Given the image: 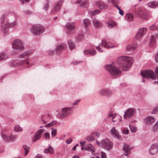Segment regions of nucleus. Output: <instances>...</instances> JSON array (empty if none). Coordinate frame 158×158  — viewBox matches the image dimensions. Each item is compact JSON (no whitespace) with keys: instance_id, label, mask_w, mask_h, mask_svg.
Wrapping results in <instances>:
<instances>
[{"instance_id":"54","label":"nucleus","mask_w":158,"mask_h":158,"mask_svg":"<svg viewBox=\"0 0 158 158\" xmlns=\"http://www.w3.org/2000/svg\"><path fill=\"white\" fill-rule=\"evenodd\" d=\"M81 100L78 99L76 100L74 103H73V106H75L78 104L79 102Z\"/></svg>"},{"instance_id":"35","label":"nucleus","mask_w":158,"mask_h":158,"mask_svg":"<svg viewBox=\"0 0 158 158\" xmlns=\"http://www.w3.org/2000/svg\"><path fill=\"white\" fill-rule=\"evenodd\" d=\"M68 44L69 48L70 50H72L75 48V44L71 40H68Z\"/></svg>"},{"instance_id":"29","label":"nucleus","mask_w":158,"mask_h":158,"mask_svg":"<svg viewBox=\"0 0 158 158\" xmlns=\"http://www.w3.org/2000/svg\"><path fill=\"white\" fill-rule=\"evenodd\" d=\"M93 23L96 27H99L102 26V23L96 19H94L93 20Z\"/></svg>"},{"instance_id":"62","label":"nucleus","mask_w":158,"mask_h":158,"mask_svg":"<svg viewBox=\"0 0 158 158\" xmlns=\"http://www.w3.org/2000/svg\"><path fill=\"white\" fill-rule=\"evenodd\" d=\"M155 60L156 62H158V52L155 56Z\"/></svg>"},{"instance_id":"55","label":"nucleus","mask_w":158,"mask_h":158,"mask_svg":"<svg viewBox=\"0 0 158 158\" xmlns=\"http://www.w3.org/2000/svg\"><path fill=\"white\" fill-rule=\"evenodd\" d=\"M72 138H70L69 139H67L66 141V143L68 144H70L72 141Z\"/></svg>"},{"instance_id":"13","label":"nucleus","mask_w":158,"mask_h":158,"mask_svg":"<svg viewBox=\"0 0 158 158\" xmlns=\"http://www.w3.org/2000/svg\"><path fill=\"white\" fill-rule=\"evenodd\" d=\"M67 47V44L65 43H61L60 44H58L56 46V52L57 53H60L63 50L65 49Z\"/></svg>"},{"instance_id":"56","label":"nucleus","mask_w":158,"mask_h":158,"mask_svg":"<svg viewBox=\"0 0 158 158\" xmlns=\"http://www.w3.org/2000/svg\"><path fill=\"white\" fill-rule=\"evenodd\" d=\"M101 157L102 158H106V155L105 153L102 152H101Z\"/></svg>"},{"instance_id":"7","label":"nucleus","mask_w":158,"mask_h":158,"mask_svg":"<svg viewBox=\"0 0 158 158\" xmlns=\"http://www.w3.org/2000/svg\"><path fill=\"white\" fill-rule=\"evenodd\" d=\"M4 131L5 130H2L1 132V136L2 139L5 141H13L17 138V136L15 135H13L10 134L9 135H6V133H5Z\"/></svg>"},{"instance_id":"4","label":"nucleus","mask_w":158,"mask_h":158,"mask_svg":"<svg viewBox=\"0 0 158 158\" xmlns=\"http://www.w3.org/2000/svg\"><path fill=\"white\" fill-rule=\"evenodd\" d=\"M44 28L41 25L36 24L32 25L30 29V31L33 35H37L42 34L44 31Z\"/></svg>"},{"instance_id":"53","label":"nucleus","mask_w":158,"mask_h":158,"mask_svg":"<svg viewBox=\"0 0 158 158\" xmlns=\"http://www.w3.org/2000/svg\"><path fill=\"white\" fill-rule=\"evenodd\" d=\"M129 130L125 129H123L122 131L123 133L124 134L127 135L129 134Z\"/></svg>"},{"instance_id":"60","label":"nucleus","mask_w":158,"mask_h":158,"mask_svg":"<svg viewBox=\"0 0 158 158\" xmlns=\"http://www.w3.org/2000/svg\"><path fill=\"white\" fill-rule=\"evenodd\" d=\"M20 1L22 3L24 4L26 2H28L29 0H20Z\"/></svg>"},{"instance_id":"39","label":"nucleus","mask_w":158,"mask_h":158,"mask_svg":"<svg viewBox=\"0 0 158 158\" xmlns=\"http://www.w3.org/2000/svg\"><path fill=\"white\" fill-rule=\"evenodd\" d=\"M125 18L126 19L129 21H131L133 20V16L131 14H127Z\"/></svg>"},{"instance_id":"1","label":"nucleus","mask_w":158,"mask_h":158,"mask_svg":"<svg viewBox=\"0 0 158 158\" xmlns=\"http://www.w3.org/2000/svg\"><path fill=\"white\" fill-rule=\"evenodd\" d=\"M132 58L127 56H121L117 60V64L123 71H128L132 64Z\"/></svg>"},{"instance_id":"38","label":"nucleus","mask_w":158,"mask_h":158,"mask_svg":"<svg viewBox=\"0 0 158 158\" xmlns=\"http://www.w3.org/2000/svg\"><path fill=\"white\" fill-rule=\"evenodd\" d=\"M7 58V56L4 52L0 53V61L6 60Z\"/></svg>"},{"instance_id":"58","label":"nucleus","mask_w":158,"mask_h":158,"mask_svg":"<svg viewBox=\"0 0 158 158\" xmlns=\"http://www.w3.org/2000/svg\"><path fill=\"white\" fill-rule=\"evenodd\" d=\"M82 62V61H76L72 62L71 63V64H74V65H76L79 63L81 62Z\"/></svg>"},{"instance_id":"51","label":"nucleus","mask_w":158,"mask_h":158,"mask_svg":"<svg viewBox=\"0 0 158 158\" xmlns=\"http://www.w3.org/2000/svg\"><path fill=\"white\" fill-rule=\"evenodd\" d=\"M158 111V106L155 107L153 110L151 112L152 114H156V112Z\"/></svg>"},{"instance_id":"21","label":"nucleus","mask_w":158,"mask_h":158,"mask_svg":"<svg viewBox=\"0 0 158 158\" xmlns=\"http://www.w3.org/2000/svg\"><path fill=\"white\" fill-rule=\"evenodd\" d=\"M96 4L98 6L100 10H105L107 7V5L102 1H97L96 2Z\"/></svg>"},{"instance_id":"27","label":"nucleus","mask_w":158,"mask_h":158,"mask_svg":"<svg viewBox=\"0 0 158 158\" xmlns=\"http://www.w3.org/2000/svg\"><path fill=\"white\" fill-rule=\"evenodd\" d=\"M109 94V89L108 88H103L100 90V95L106 96Z\"/></svg>"},{"instance_id":"26","label":"nucleus","mask_w":158,"mask_h":158,"mask_svg":"<svg viewBox=\"0 0 158 158\" xmlns=\"http://www.w3.org/2000/svg\"><path fill=\"white\" fill-rule=\"evenodd\" d=\"M85 149L89 152H94L95 151V148L91 144L86 145L85 147Z\"/></svg>"},{"instance_id":"18","label":"nucleus","mask_w":158,"mask_h":158,"mask_svg":"<svg viewBox=\"0 0 158 158\" xmlns=\"http://www.w3.org/2000/svg\"><path fill=\"white\" fill-rule=\"evenodd\" d=\"M65 26L68 29V30L73 33L75 31V25L73 23H67Z\"/></svg>"},{"instance_id":"40","label":"nucleus","mask_w":158,"mask_h":158,"mask_svg":"<svg viewBox=\"0 0 158 158\" xmlns=\"http://www.w3.org/2000/svg\"><path fill=\"white\" fill-rule=\"evenodd\" d=\"M117 23L113 21H109V28H112L117 25Z\"/></svg>"},{"instance_id":"8","label":"nucleus","mask_w":158,"mask_h":158,"mask_svg":"<svg viewBox=\"0 0 158 158\" xmlns=\"http://www.w3.org/2000/svg\"><path fill=\"white\" fill-rule=\"evenodd\" d=\"M15 26L14 23H7L5 22L2 23L1 25V30H3L4 33L6 34L8 33V29L14 27Z\"/></svg>"},{"instance_id":"3","label":"nucleus","mask_w":158,"mask_h":158,"mask_svg":"<svg viewBox=\"0 0 158 158\" xmlns=\"http://www.w3.org/2000/svg\"><path fill=\"white\" fill-rule=\"evenodd\" d=\"M141 75L144 78L153 79H158V66H156L155 68V75L153 71L150 69L142 71Z\"/></svg>"},{"instance_id":"61","label":"nucleus","mask_w":158,"mask_h":158,"mask_svg":"<svg viewBox=\"0 0 158 158\" xmlns=\"http://www.w3.org/2000/svg\"><path fill=\"white\" fill-rule=\"evenodd\" d=\"M81 143V147H83L84 146V145L85 144V141H83L82 142H81L80 143Z\"/></svg>"},{"instance_id":"15","label":"nucleus","mask_w":158,"mask_h":158,"mask_svg":"<svg viewBox=\"0 0 158 158\" xmlns=\"http://www.w3.org/2000/svg\"><path fill=\"white\" fill-rule=\"evenodd\" d=\"M44 131V129H40L37 131L34 135L33 137L32 141L35 142L40 139L42 136V134Z\"/></svg>"},{"instance_id":"49","label":"nucleus","mask_w":158,"mask_h":158,"mask_svg":"<svg viewBox=\"0 0 158 158\" xmlns=\"http://www.w3.org/2000/svg\"><path fill=\"white\" fill-rule=\"evenodd\" d=\"M157 27L155 24H153L150 27V29L151 31L156 30L157 29Z\"/></svg>"},{"instance_id":"24","label":"nucleus","mask_w":158,"mask_h":158,"mask_svg":"<svg viewBox=\"0 0 158 158\" xmlns=\"http://www.w3.org/2000/svg\"><path fill=\"white\" fill-rule=\"evenodd\" d=\"M83 52L85 55H89L94 56L96 54V51L94 49H85L83 50Z\"/></svg>"},{"instance_id":"34","label":"nucleus","mask_w":158,"mask_h":158,"mask_svg":"<svg viewBox=\"0 0 158 158\" xmlns=\"http://www.w3.org/2000/svg\"><path fill=\"white\" fill-rule=\"evenodd\" d=\"M116 115V114L112 112L109 113V118H111L112 122H114L117 121V119L115 118Z\"/></svg>"},{"instance_id":"16","label":"nucleus","mask_w":158,"mask_h":158,"mask_svg":"<svg viewBox=\"0 0 158 158\" xmlns=\"http://www.w3.org/2000/svg\"><path fill=\"white\" fill-rule=\"evenodd\" d=\"M101 46H103L104 48L108 49L109 47L108 41V40H102V44L100 45V47L96 46L97 49L100 52H102L103 51L100 48Z\"/></svg>"},{"instance_id":"22","label":"nucleus","mask_w":158,"mask_h":158,"mask_svg":"<svg viewBox=\"0 0 158 158\" xmlns=\"http://www.w3.org/2000/svg\"><path fill=\"white\" fill-rule=\"evenodd\" d=\"M111 132L113 136L117 138L118 139H121V136L119 135V132L115 129L114 127H113L111 130Z\"/></svg>"},{"instance_id":"41","label":"nucleus","mask_w":158,"mask_h":158,"mask_svg":"<svg viewBox=\"0 0 158 158\" xmlns=\"http://www.w3.org/2000/svg\"><path fill=\"white\" fill-rule=\"evenodd\" d=\"M14 130V131L17 132H20L22 131L23 130V128L20 126L17 125L15 127Z\"/></svg>"},{"instance_id":"28","label":"nucleus","mask_w":158,"mask_h":158,"mask_svg":"<svg viewBox=\"0 0 158 158\" xmlns=\"http://www.w3.org/2000/svg\"><path fill=\"white\" fill-rule=\"evenodd\" d=\"M148 6L151 8H155L158 6V2L152 1L148 4Z\"/></svg>"},{"instance_id":"11","label":"nucleus","mask_w":158,"mask_h":158,"mask_svg":"<svg viewBox=\"0 0 158 158\" xmlns=\"http://www.w3.org/2000/svg\"><path fill=\"white\" fill-rule=\"evenodd\" d=\"M96 141L97 144L99 147H102L107 150H109V139L108 138L103 139L100 142L96 140Z\"/></svg>"},{"instance_id":"9","label":"nucleus","mask_w":158,"mask_h":158,"mask_svg":"<svg viewBox=\"0 0 158 158\" xmlns=\"http://www.w3.org/2000/svg\"><path fill=\"white\" fill-rule=\"evenodd\" d=\"M135 13L137 16L143 19L147 20L149 16L148 13L146 11L141 9L135 10Z\"/></svg>"},{"instance_id":"14","label":"nucleus","mask_w":158,"mask_h":158,"mask_svg":"<svg viewBox=\"0 0 158 158\" xmlns=\"http://www.w3.org/2000/svg\"><path fill=\"white\" fill-rule=\"evenodd\" d=\"M158 152V145L156 144H153L151 146L149 150V154L152 155L157 153Z\"/></svg>"},{"instance_id":"20","label":"nucleus","mask_w":158,"mask_h":158,"mask_svg":"<svg viewBox=\"0 0 158 158\" xmlns=\"http://www.w3.org/2000/svg\"><path fill=\"white\" fill-rule=\"evenodd\" d=\"M61 4L58 2L54 4L53 9L51 11V13L54 14L58 11L61 8Z\"/></svg>"},{"instance_id":"45","label":"nucleus","mask_w":158,"mask_h":158,"mask_svg":"<svg viewBox=\"0 0 158 158\" xmlns=\"http://www.w3.org/2000/svg\"><path fill=\"white\" fill-rule=\"evenodd\" d=\"M86 139L88 141L91 142L94 140V138L92 135H89L86 137Z\"/></svg>"},{"instance_id":"48","label":"nucleus","mask_w":158,"mask_h":158,"mask_svg":"<svg viewBox=\"0 0 158 158\" xmlns=\"http://www.w3.org/2000/svg\"><path fill=\"white\" fill-rule=\"evenodd\" d=\"M56 131L57 130L56 129L52 128L51 134L52 136L54 137L56 135Z\"/></svg>"},{"instance_id":"37","label":"nucleus","mask_w":158,"mask_h":158,"mask_svg":"<svg viewBox=\"0 0 158 158\" xmlns=\"http://www.w3.org/2000/svg\"><path fill=\"white\" fill-rule=\"evenodd\" d=\"M100 13V11L98 10H96L93 11H89L88 13L90 16H93Z\"/></svg>"},{"instance_id":"6","label":"nucleus","mask_w":158,"mask_h":158,"mask_svg":"<svg viewBox=\"0 0 158 158\" xmlns=\"http://www.w3.org/2000/svg\"><path fill=\"white\" fill-rule=\"evenodd\" d=\"M136 110L134 108H129L125 112L124 118L125 119H129L134 115L136 113Z\"/></svg>"},{"instance_id":"44","label":"nucleus","mask_w":158,"mask_h":158,"mask_svg":"<svg viewBox=\"0 0 158 158\" xmlns=\"http://www.w3.org/2000/svg\"><path fill=\"white\" fill-rule=\"evenodd\" d=\"M23 148H24V151H25V156H26L28 153L29 152V148L27 145H24L23 146Z\"/></svg>"},{"instance_id":"43","label":"nucleus","mask_w":158,"mask_h":158,"mask_svg":"<svg viewBox=\"0 0 158 158\" xmlns=\"http://www.w3.org/2000/svg\"><path fill=\"white\" fill-rule=\"evenodd\" d=\"M49 7V2L48 0L46 1V3L44 4L43 9L45 10H47Z\"/></svg>"},{"instance_id":"47","label":"nucleus","mask_w":158,"mask_h":158,"mask_svg":"<svg viewBox=\"0 0 158 158\" xmlns=\"http://www.w3.org/2000/svg\"><path fill=\"white\" fill-rule=\"evenodd\" d=\"M110 2L114 4L115 6L119 3L118 0H109V2Z\"/></svg>"},{"instance_id":"59","label":"nucleus","mask_w":158,"mask_h":158,"mask_svg":"<svg viewBox=\"0 0 158 158\" xmlns=\"http://www.w3.org/2000/svg\"><path fill=\"white\" fill-rule=\"evenodd\" d=\"M93 134L97 137H98L100 135V134L97 132H95L93 133Z\"/></svg>"},{"instance_id":"5","label":"nucleus","mask_w":158,"mask_h":158,"mask_svg":"<svg viewBox=\"0 0 158 158\" xmlns=\"http://www.w3.org/2000/svg\"><path fill=\"white\" fill-rule=\"evenodd\" d=\"M109 73L114 77H119L121 74V71L115 66L114 63L109 64Z\"/></svg>"},{"instance_id":"46","label":"nucleus","mask_w":158,"mask_h":158,"mask_svg":"<svg viewBox=\"0 0 158 158\" xmlns=\"http://www.w3.org/2000/svg\"><path fill=\"white\" fill-rule=\"evenodd\" d=\"M84 37V34L82 33L79 34L77 37V40L78 41H80L82 40Z\"/></svg>"},{"instance_id":"10","label":"nucleus","mask_w":158,"mask_h":158,"mask_svg":"<svg viewBox=\"0 0 158 158\" xmlns=\"http://www.w3.org/2000/svg\"><path fill=\"white\" fill-rule=\"evenodd\" d=\"M12 48L13 49L21 50L23 48L24 45L22 41L20 40L17 39L12 43Z\"/></svg>"},{"instance_id":"19","label":"nucleus","mask_w":158,"mask_h":158,"mask_svg":"<svg viewBox=\"0 0 158 158\" xmlns=\"http://www.w3.org/2000/svg\"><path fill=\"white\" fill-rule=\"evenodd\" d=\"M132 148L131 147L129 144L126 143L124 144L123 149L124 151L125 152V153L123 155L126 156H128L129 152Z\"/></svg>"},{"instance_id":"42","label":"nucleus","mask_w":158,"mask_h":158,"mask_svg":"<svg viewBox=\"0 0 158 158\" xmlns=\"http://www.w3.org/2000/svg\"><path fill=\"white\" fill-rule=\"evenodd\" d=\"M57 124V122L56 121H53L51 122L48 123L45 125V127H51Z\"/></svg>"},{"instance_id":"52","label":"nucleus","mask_w":158,"mask_h":158,"mask_svg":"<svg viewBox=\"0 0 158 158\" xmlns=\"http://www.w3.org/2000/svg\"><path fill=\"white\" fill-rule=\"evenodd\" d=\"M44 137L46 140H48L49 139L50 134L48 132L45 133Z\"/></svg>"},{"instance_id":"64","label":"nucleus","mask_w":158,"mask_h":158,"mask_svg":"<svg viewBox=\"0 0 158 158\" xmlns=\"http://www.w3.org/2000/svg\"><path fill=\"white\" fill-rule=\"evenodd\" d=\"M113 145V143L109 141V150L112 147Z\"/></svg>"},{"instance_id":"63","label":"nucleus","mask_w":158,"mask_h":158,"mask_svg":"<svg viewBox=\"0 0 158 158\" xmlns=\"http://www.w3.org/2000/svg\"><path fill=\"white\" fill-rule=\"evenodd\" d=\"M119 13L121 15H124V12L122 10H120L119 11Z\"/></svg>"},{"instance_id":"33","label":"nucleus","mask_w":158,"mask_h":158,"mask_svg":"<svg viewBox=\"0 0 158 158\" xmlns=\"http://www.w3.org/2000/svg\"><path fill=\"white\" fill-rule=\"evenodd\" d=\"M156 44V41L155 39L154 38L153 35H152L150 38V46L151 47H154Z\"/></svg>"},{"instance_id":"2","label":"nucleus","mask_w":158,"mask_h":158,"mask_svg":"<svg viewBox=\"0 0 158 158\" xmlns=\"http://www.w3.org/2000/svg\"><path fill=\"white\" fill-rule=\"evenodd\" d=\"M31 54V52L29 51H25L23 52L19 56V58L24 59V60H22L18 62H14L12 63L11 64L14 67H16L18 66L24 65L27 64V67L29 68L31 66V65L27 61H25V60H27L29 58V55Z\"/></svg>"},{"instance_id":"36","label":"nucleus","mask_w":158,"mask_h":158,"mask_svg":"<svg viewBox=\"0 0 158 158\" xmlns=\"http://www.w3.org/2000/svg\"><path fill=\"white\" fill-rule=\"evenodd\" d=\"M152 131L154 132L156 131H158V120L155 123L152 127Z\"/></svg>"},{"instance_id":"12","label":"nucleus","mask_w":158,"mask_h":158,"mask_svg":"<svg viewBox=\"0 0 158 158\" xmlns=\"http://www.w3.org/2000/svg\"><path fill=\"white\" fill-rule=\"evenodd\" d=\"M73 106L63 108L61 113V117L63 118L69 114L70 113V111L73 110Z\"/></svg>"},{"instance_id":"30","label":"nucleus","mask_w":158,"mask_h":158,"mask_svg":"<svg viewBox=\"0 0 158 158\" xmlns=\"http://www.w3.org/2000/svg\"><path fill=\"white\" fill-rule=\"evenodd\" d=\"M136 46L135 44H129L127 45L126 49L127 51H130L136 48Z\"/></svg>"},{"instance_id":"25","label":"nucleus","mask_w":158,"mask_h":158,"mask_svg":"<svg viewBox=\"0 0 158 158\" xmlns=\"http://www.w3.org/2000/svg\"><path fill=\"white\" fill-rule=\"evenodd\" d=\"M146 123L148 125L152 124L155 121V118L152 116H148L145 119Z\"/></svg>"},{"instance_id":"17","label":"nucleus","mask_w":158,"mask_h":158,"mask_svg":"<svg viewBox=\"0 0 158 158\" xmlns=\"http://www.w3.org/2000/svg\"><path fill=\"white\" fill-rule=\"evenodd\" d=\"M147 31L146 28H140L138 32L135 35V38L138 39L141 37L146 33Z\"/></svg>"},{"instance_id":"31","label":"nucleus","mask_w":158,"mask_h":158,"mask_svg":"<svg viewBox=\"0 0 158 158\" xmlns=\"http://www.w3.org/2000/svg\"><path fill=\"white\" fill-rule=\"evenodd\" d=\"M53 151L52 147L51 146L50 144L49 145V147L44 149V152L45 153H49L52 154Z\"/></svg>"},{"instance_id":"57","label":"nucleus","mask_w":158,"mask_h":158,"mask_svg":"<svg viewBox=\"0 0 158 158\" xmlns=\"http://www.w3.org/2000/svg\"><path fill=\"white\" fill-rule=\"evenodd\" d=\"M104 69L105 70L108 71H109V64H107L105 65L104 66Z\"/></svg>"},{"instance_id":"50","label":"nucleus","mask_w":158,"mask_h":158,"mask_svg":"<svg viewBox=\"0 0 158 158\" xmlns=\"http://www.w3.org/2000/svg\"><path fill=\"white\" fill-rule=\"evenodd\" d=\"M129 127L130 128L131 131L132 132H135L136 131V128L133 126H131L129 125Z\"/></svg>"},{"instance_id":"23","label":"nucleus","mask_w":158,"mask_h":158,"mask_svg":"<svg viewBox=\"0 0 158 158\" xmlns=\"http://www.w3.org/2000/svg\"><path fill=\"white\" fill-rule=\"evenodd\" d=\"M76 4L80 3V6L83 7H87L88 4L86 0H77L75 2Z\"/></svg>"},{"instance_id":"32","label":"nucleus","mask_w":158,"mask_h":158,"mask_svg":"<svg viewBox=\"0 0 158 158\" xmlns=\"http://www.w3.org/2000/svg\"><path fill=\"white\" fill-rule=\"evenodd\" d=\"M83 22L85 28L86 29L87 28L90 24V20L89 19L86 18L83 20Z\"/></svg>"}]
</instances>
